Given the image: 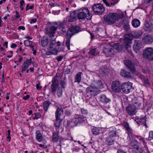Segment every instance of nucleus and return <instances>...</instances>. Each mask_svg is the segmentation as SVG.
Wrapping results in <instances>:
<instances>
[{
  "label": "nucleus",
  "mask_w": 153,
  "mask_h": 153,
  "mask_svg": "<svg viewBox=\"0 0 153 153\" xmlns=\"http://www.w3.org/2000/svg\"><path fill=\"white\" fill-rule=\"evenodd\" d=\"M28 42V41L27 40H25L24 41V44L25 45V46L30 47V45L29 44Z\"/></svg>",
  "instance_id": "60"
},
{
  "label": "nucleus",
  "mask_w": 153,
  "mask_h": 153,
  "mask_svg": "<svg viewBox=\"0 0 153 153\" xmlns=\"http://www.w3.org/2000/svg\"><path fill=\"white\" fill-rule=\"evenodd\" d=\"M57 28V26H55L48 27L46 30L47 34L50 37L53 36Z\"/></svg>",
  "instance_id": "15"
},
{
  "label": "nucleus",
  "mask_w": 153,
  "mask_h": 153,
  "mask_svg": "<svg viewBox=\"0 0 153 153\" xmlns=\"http://www.w3.org/2000/svg\"><path fill=\"white\" fill-rule=\"evenodd\" d=\"M60 46H57L55 50L53 51V52H51L52 53H53L54 55H57V53L58 52H59L61 51H64V47L63 46L61 47H60Z\"/></svg>",
  "instance_id": "33"
},
{
  "label": "nucleus",
  "mask_w": 153,
  "mask_h": 153,
  "mask_svg": "<svg viewBox=\"0 0 153 153\" xmlns=\"http://www.w3.org/2000/svg\"><path fill=\"white\" fill-rule=\"evenodd\" d=\"M128 114L130 116L133 115L136 112V108L134 105H129L126 108Z\"/></svg>",
  "instance_id": "14"
},
{
  "label": "nucleus",
  "mask_w": 153,
  "mask_h": 153,
  "mask_svg": "<svg viewBox=\"0 0 153 153\" xmlns=\"http://www.w3.org/2000/svg\"><path fill=\"white\" fill-rule=\"evenodd\" d=\"M143 57L149 61L153 60V48L151 47L146 48L143 51Z\"/></svg>",
  "instance_id": "5"
},
{
  "label": "nucleus",
  "mask_w": 153,
  "mask_h": 153,
  "mask_svg": "<svg viewBox=\"0 0 153 153\" xmlns=\"http://www.w3.org/2000/svg\"><path fill=\"white\" fill-rule=\"evenodd\" d=\"M91 84L92 85V86H94L99 89L103 87V84L100 80H94Z\"/></svg>",
  "instance_id": "19"
},
{
  "label": "nucleus",
  "mask_w": 153,
  "mask_h": 153,
  "mask_svg": "<svg viewBox=\"0 0 153 153\" xmlns=\"http://www.w3.org/2000/svg\"><path fill=\"white\" fill-rule=\"evenodd\" d=\"M48 38L47 36H44L41 38V45L42 47H45L49 44Z\"/></svg>",
  "instance_id": "25"
},
{
  "label": "nucleus",
  "mask_w": 153,
  "mask_h": 153,
  "mask_svg": "<svg viewBox=\"0 0 153 153\" xmlns=\"http://www.w3.org/2000/svg\"><path fill=\"white\" fill-rule=\"evenodd\" d=\"M141 44V41L138 40H135L134 41V44L133 45V47L134 50L136 53L139 50Z\"/></svg>",
  "instance_id": "21"
},
{
  "label": "nucleus",
  "mask_w": 153,
  "mask_h": 153,
  "mask_svg": "<svg viewBox=\"0 0 153 153\" xmlns=\"http://www.w3.org/2000/svg\"><path fill=\"white\" fill-rule=\"evenodd\" d=\"M127 139L129 140V144L134 151L137 152L140 151V149L143 150L138 145V142L137 140V139H138L144 143L145 141L141 137L136 136L135 137H131L130 138H128V137Z\"/></svg>",
  "instance_id": "3"
},
{
  "label": "nucleus",
  "mask_w": 153,
  "mask_h": 153,
  "mask_svg": "<svg viewBox=\"0 0 153 153\" xmlns=\"http://www.w3.org/2000/svg\"><path fill=\"white\" fill-rule=\"evenodd\" d=\"M100 131L97 128L94 127L91 129V132L94 134L97 135L99 133Z\"/></svg>",
  "instance_id": "44"
},
{
  "label": "nucleus",
  "mask_w": 153,
  "mask_h": 153,
  "mask_svg": "<svg viewBox=\"0 0 153 153\" xmlns=\"http://www.w3.org/2000/svg\"><path fill=\"white\" fill-rule=\"evenodd\" d=\"M54 23L55 24V25H56V26L57 25H59V27H61L62 28L65 27V26H66V25H65L64 22L61 23V22H59L57 23L55 22Z\"/></svg>",
  "instance_id": "47"
},
{
  "label": "nucleus",
  "mask_w": 153,
  "mask_h": 153,
  "mask_svg": "<svg viewBox=\"0 0 153 153\" xmlns=\"http://www.w3.org/2000/svg\"><path fill=\"white\" fill-rule=\"evenodd\" d=\"M152 23L150 21H146L144 25L147 28H149L152 26Z\"/></svg>",
  "instance_id": "48"
},
{
  "label": "nucleus",
  "mask_w": 153,
  "mask_h": 153,
  "mask_svg": "<svg viewBox=\"0 0 153 153\" xmlns=\"http://www.w3.org/2000/svg\"><path fill=\"white\" fill-rule=\"evenodd\" d=\"M81 113L83 114L86 115L88 113L87 110L84 108L81 109Z\"/></svg>",
  "instance_id": "53"
},
{
  "label": "nucleus",
  "mask_w": 153,
  "mask_h": 153,
  "mask_svg": "<svg viewBox=\"0 0 153 153\" xmlns=\"http://www.w3.org/2000/svg\"><path fill=\"white\" fill-rule=\"evenodd\" d=\"M133 37L131 33L125 34V48L128 50V52L131 53L130 52L131 47V44L132 43V41Z\"/></svg>",
  "instance_id": "8"
},
{
  "label": "nucleus",
  "mask_w": 153,
  "mask_h": 153,
  "mask_svg": "<svg viewBox=\"0 0 153 153\" xmlns=\"http://www.w3.org/2000/svg\"><path fill=\"white\" fill-rule=\"evenodd\" d=\"M61 43L59 41H58L57 42L55 39L51 40V39H50V44L49 45V51L46 52V54L48 55H50L53 54V53H51L53 51L55 50L57 47V46H60Z\"/></svg>",
  "instance_id": "7"
},
{
  "label": "nucleus",
  "mask_w": 153,
  "mask_h": 153,
  "mask_svg": "<svg viewBox=\"0 0 153 153\" xmlns=\"http://www.w3.org/2000/svg\"><path fill=\"white\" fill-rule=\"evenodd\" d=\"M82 74L81 72H78L75 76L74 79L75 82H77L79 83L81 80V75Z\"/></svg>",
  "instance_id": "32"
},
{
  "label": "nucleus",
  "mask_w": 153,
  "mask_h": 153,
  "mask_svg": "<svg viewBox=\"0 0 153 153\" xmlns=\"http://www.w3.org/2000/svg\"><path fill=\"white\" fill-rule=\"evenodd\" d=\"M107 71V69H104L103 68H101L99 71L100 75L101 76H103L104 75Z\"/></svg>",
  "instance_id": "46"
},
{
  "label": "nucleus",
  "mask_w": 153,
  "mask_h": 153,
  "mask_svg": "<svg viewBox=\"0 0 153 153\" xmlns=\"http://www.w3.org/2000/svg\"><path fill=\"white\" fill-rule=\"evenodd\" d=\"M35 117L33 118V119L34 120L35 119L37 120L41 117L42 115L39 112H36L34 114Z\"/></svg>",
  "instance_id": "45"
},
{
  "label": "nucleus",
  "mask_w": 153,
  "mask_h": 153,
  "mask_svg": "<svg viewBox=\"0 0 153 153\" xmlns=\"http://www.w3.org/2000/svg\"><path fill=\"white\" fill-rule=\"evenodd\" d=\"M99 51L97 48L91 49L89 52V53L92 56H96L99 53Z\"/></svg>",
  "instance_id": "37"
},
{
  "label": "nucleus",
  "mask_w": 153,
  "mask_h": 153,
  "mask_svg": "<svg viewBox=\"0 0 153 153\" xmlns=\"http://www.w3.org/2000/svg\"><path fill=\"white\" fill-rule=\"evenodd\" d=\"M32 62L31 59L27 60H26L24 61L22 68V72H23L25 71L26 69L28 68L29 66L31 65Z\"/></svg>",
  "instance_id": "22"
},
{
  "label": "nucleus",
  "mask_w": 153,
  "mask_h": 153,
  "mask_svg": "<svg viewBox=\"0 0 153 153\" xmlns=\"http://www.w3.org/2000/svg\"><path fill=\"white\" fill-rule=\"evenodd\" d=\"M63 111L62 108L57 107L56 110L55 112V116L56 119H60V117L63 115Z\"/></svg>",
  "instance_id": "24"
},
{
  "label": "nucleus",
  "mask_w": 153,
  "mask_h": 153,
  "mask_svg": "<svg viewBox=\"0 0 153 153\" xmlns=\"http://www.w3.org/2000/svg\"><path fill=\"white\" fill-rule=\"evenodd\" d=\"M119 24L120 25H122L123 26V27L124 28V19H123L122 21L120 22Z\"/></svg>",
  "instance_id": "61"
},
{
  "label": "nucleus",
  "mask_w": 153,
  "mask_h": 153,
  "mask_svg": "<svg viewBox=\"0 0 153 153\" xmlns=\"http://www.w3.org/2000/svg\"><path fill=\"white\" fill-rule=\"evenodd\" d=\"M100 100V102L103 103L104 104H106L110 102L111 100L108 98L104 94L101 95L99 96Z\"/></svg>",
  "instance_id": "20"
},
{
  "label": "nucleus",
  "mask_w": 153,
  "mask_h": 153,
  "mask_svg": "<svg viewBox=\"0 0 153 153\" xmlns=\"http://www.w3.org/2000/svg\"><path fill=\"white\" fill-rule=\"evenodd\" d=\"M57 74L56 75L53 77V78L52 80L51 81V82L52 83H58L57 82H56L57 80Z\"/></svg>",
  "instance_id": "51"
},
{
  "label": "nucleus",
  "mask_w": 153,
  "mask_h": 153,
  "mask_svg": "<svg viewBox=\"0 0 153 153\" xmlns=\"http://www.w3.org/2000/svg\"><path fill=\"white\" fill-rule=\"evenodd\" d=\"M50 6L51 7H53L55 6H58L59 5L57 3H51L49 4Z\"/></svg>",
  "instance_id": "56"
},
{
  "label": "nucleus",
  "mask_w": 153,
  "mask_h": 153,
  "mask_svg": "<svg viewBox=\"0 0 153 153\" xmlns=\"http://www.w3.org/2000/svg\"><path fill=\"white\" fill-rule=\"evenodd\" d=\"M86 117L81 114H75L71 120V122L75 125H78L85 122Z\"/></svg>",
  "instance_id": "6"
},
{
  "label": "nucleus",
  "mask_w": 153,
  "mask_h": 153,
  "mask_svg": "<svg viewBox=\"0 0 153 153\" xmlns=\"http://www.w3.org/2000/svg\"><path fill=\"white\" fill-rule=\"evenodd\" d=\"M142 77H143L142 78V80L144 82V84L146 85H149V83L147 78L145 77L144 76H142Z\"/></svg>",
  "instance_id": "52"
},
{
  "label": "nucleus",
  "mask_w": 153,
  "mask_h": 153,
  "mask_svg": "<svg viewBox=\"0 0 153 153\" xmlns=\"http://www.w3.org/2000/svg\"><path fill=\"white\" fill-rule=\"evenodd\" d=\"M148 140L151 141L153 139V131H150L149 132V136L148 137Z\"/></svg>",
  "instance_id": "49"
},
{
  "label": "nucleus",
  "mask_w": 153,
  "mask_h": 153,
  "mask_svg": "<svg viewBox=\"0 0 153 153\" xmlns=\"http://www.w3.org/2000/svg\"><path fill=\"white\" fill-rule=\"evenodd\" d=\"M125 128H126V132L128 136V138L131 137L134 138L136 137V135L133 134L132 129L129 127L128 124L126 123H125Z\"/></svg>",
  "instance_id": "18"
},
{
  "label": "nucleus",
  "mask_w": 153,
  "mask_h": 153,
  "mask_svg": "<svg viewBox=\"0 0 153 153\" xmlns=\"http://www.w3.org/2000/svg\"><path fill=\"white\" fill-rule=\"evenodd\" d=\"M76 16L74 13H71L68 17V20L70 22H72L75 21Z\"/></svg>",
  "instance_id": "42"
},
{
  "label": "nucleus",
  "mask_w": 153,
  "mask_h": 153,
  "mask_svg": "<svg viewBox=\"0 0 153 153\" xmlns=\"http://www.w3.org/2000/svg\"><path fill=\"white\" fill-rule=\"evenodd\" d=\"M131 24L134 27L137 28L140 25V22L139 19H134L132 20Z\"/></svg>",
  "instance_id": "30"
},
{
  "label": "nucleus",
  "mask_w": 153,
  "mask_h": 153,
  "mask_svg": "<svg viewBox=\"0 0 153 153\" xmlns=\"http://www.w3.org/2000/svg\"><path fill=\"white\" fill-rule=\"evenodd\" d=\"M131 77V74L129 72L127 71L125 72V77L130 78Z\"/></svg>",
  "instance_id": "55"
},
{
  "label": "nucleus",
  "mask_w": 153,
  "mask_h": 153,
  "mask_svg": "<svg viewBox=\"0 0 153 153\" xmlns=\"http://www.w3.org/2000/svg\"><path fill=\"white\" fill-rule=\"evenodd\" d=\"M65 113V115L67 116H70L71 114L70 111L69 110H66Z\"/></svg>",
  "instance_id": "59"
},
{
  "label": "nucleus",
  "mask_w": 153,
  "mask_h": 153,
  "mask_svg": "<svg viewBox=\"0 0 153 153\" xmlns=\"http://www.w3.org/2000/svg\"><path fill=\"white\" fill-rule=\"evenodd\" d=\"M62 30L64 33L66 32L67 30L66 36V46L68 50H70V42L72 36L76 33H77L80 31V28L79 27L76 26L72 27L68 30L67 28H62Z\"/></svg>",
  "instance_id": "1"
},
{
  "label": "nucleus",
  "mask_w": 153,
  "mask_h": 153,
  "mask_svg": "<svg viewBox=\"0 0 153 153\" xmlns=\"http://www.w3.org/2000/svg\"><path fill=\"white\" fill-rule=\"evenodd\" d=\"M125 65L127 69L131 73H134L136 71L135 63L131 60H125Z\"/></svg>",
  "instance_id": "13"
},
{
  "label": "nucleus",
  "mask_w": 153,
  "mask_h": 153,
  "mask_svg": "<svg viewBox=\"0 0 153 153\" xmlns=\"http://www.w3.org/2000/svg\"><path fill=\"white\" fill-rule=\"evenodd\" d=\"M61 121L60 119H56V121L54 123V126L56 132L59 133V128L60 126Z\"/></svg>",
  "instance_id": "35"
},
{
  "label": "nucleus",
  "mask_w": 153,
  "mask_h": 153,
  "mask_svg": "<svg viewBox=\"0 0 153 153\" xmlns=\"http://www.w3.org/2000/svg\"><path fill=\"white\" fill-rule=\"evenodd\" d=\"M36 21H37V19L36 18L33 19L31 20V21L30 22V24L34 23H35L36 22Z\"/></svg>",
  "instance_id": "62"
},
{
  "label": "nucleus",
  "mask_w": 153,
  "mask_h": 153,
  "mask_svg": "<svg viewBox=\"0 0 153 153\" xmlns=\"http://www.w3.org/2000/svg\"><path fill=\"white\" fill-rule=\"evenodd\" d=\"M86 91L87 93L94 96L97 95L100 93V89L94 86H92L91 84L89 87L86 88Z\"/></svg>",
  "instance_id": "10"
},
{
  "label": "nucleus",
  "mask_w": 153,
  "mask_h": 153,
  "mask_svg": "<svg viewBox=\"0 0 153 153\" xmlns=\"http://www.w3.org/2000/svg\"><path fill=\"white\" fill-rule=\"evenodd\" d=\"M92 11L96 14L100 15L104 13L105 8L101 4H94L92 6Z\"/></svg>",
  "instance_id": "9"
},
{
  "label": "nucleus",
  "mask_w": 153,
  "mask_h": 153,
  "mask_svg": "<svg viewBox=\"0 0 153 153\" xmlns=\"http://www.w3.org/2000/svg\"><path fill=\"white\" fill-rule=\"evenodd\" d=\"M114 140L111 137H108L106 139V142L108 145H111L114 143Z\"/></svg>",
  "instance_id": "40"
},
{
  "label": "nucleus",
  "mask_w": 153,
  "mask_h": 153,
  "mask_svg": "<svg viewBox=\"0 0 153 153\" xmlns=\"http://www.w3.org/2000/svg\"><path fill=\"white\" fill-rule=\"evenodd\" d=\"M30 48L31 50L33 51V54L34 55L36 54V50L34 48V45H30Z\"/></svg>",
  "instance_id": "54"
},
{
  "label": "nucleus",
  "mask_w": 153,
  "mask_h": 153,
  "mask_svg": "<svg viewBox=\"0 0 153 153\" xmlns=\"http://www.w3.org/2000/svg\"><path fill=\"white\" fill-rule=\"evenodd\" d=\"M68 139L70 140V141H73V137H72L69 133L67 134Z\"/></svg>",
  "instance_id": "58"
},
{
  "label": "nucleus",
  "mask_w": 153,
  "mask_h": 153,
  "mask_svg": "<svg viewBox=\"0 0 153 153\" xmlns=\"http://www.w3.org/2000/svg\"><path fill=\"white\" fill-rule=\"evenodd\" d=\"M123 17V12L120 10L117 13H110L107 15H105L104 19L105 22L111 25L114 23L116 20L122 19Z\"/></svg>",
  "instance_id": "2"
},
{
  "label": "nucleus",
  "mask_w": 153,
  "mask_h": 153,
  "mask_svg": "<svg viewBox=\"0 0 153 153\" xmlns=\"http://www.w3.org/2000/svg\"><path fill=\"white\" fill-rule=\"evenodd\" d=\"M111 88L112 91L115 92H120L121 89L124 92L120 82L118 80H115L112 83Z\"/></svg>",
  "instance_id": "11"
},
{
  "label": "nucleus",
  "mask_w": 153,
  "mask_h": 153,
  "mask_svg": "<svg viewBox=\"0 0 153 153\" xmlns=\"http://www.w3.org/2000/svg\"><path fill=\"white\" fill-rule=\"evenodd\" d=\"M132 83L130 82H125V93L128 94L130 92V90L132 88Z\"/></svg>",
  "instance_id": "27"
},
{
  "label": "nucleus",
  "mask_w": 153,
  "mask_h": 153,
  "mask_svg": "<svg viewBox=\"0 0 153 153\" xmlns=\"http://www.w3.org/2000/svg\"><path fill=\"white\" fill-rule=\"evenodd\" d=\"M103 53L106 56H111L115 55V52L112 47L106 46L103 47L102 49Z\"/></svg>",
  "instance_id": "12"
},
{
  "label": "nucleus",
  "mask_w": 153,
  "mask_h": 153,
  "mask_svg": "<svg viewBox=\"0 0 153 153\" xmlns=\"http://www.w3.org/2000/svg\"><path fill=\"white\" fill-rule=\"evenodd\" d=\"M51 103L48 100H46L43 103V109L45 112H47L49 108Z\"/></svg>",
  "instance_id": "29"
},
{
  "label": "nucleus",
  "mask_w": 153,
  "mask_h": 153,
  "mask_svg": "<svg viewBox=\"0 0 153 153\" xmlns=\"http://www.w3.org/2000/svg\"><path fill=\"white\" fill-rule=\"evenodd\" d=\"M36 138L39 142H41L43 137L39 131L37 130L36 132Z\"/></svg>",
  "instance_id": "34"
},
{
  "label": "nucleus",
  "mask_w": 153,
  "mask_h": 153,
  "mask_svg": "<svg viewBox=\"0 0 153 153\" xmlns=\"http://www.w3.org/2000/svg\"><path fill=\"white\" fill-rule=\"evenodd\" d=\"M30 97V96L29 95H27L26 96H24L23 98L24 100H26L28 99Z\"/></svg>",
  "instance_id": "63"
},
{
  "label": "nucleus",
  "mask_w": 153,
  "mask_h": 153,
  "mask_svg": "<svg viewBox=\"0 0 153 153\" xmlns=\"http://www.w3.org/2000/svg\"><path fill=\"white\" fill-rule=\"evenodd\" d=\"M63 57L62 56H58L56 57V59L58 62L62 61L63 59Z\"/></svg>",
  "instance_id": "57"
},
{
  "label": "nucleus",
  "mask_w": 153,
  "mask_h": 153,
  "mask_svg": "<svg viewBox=\"0 0 153 153\" xmlns=\"http://www.w3.org/2000/svg\"><path fill=\"white\" fill-rule=\"evenodd\" d=\"M92 16L88 9L87 8H85L82 10V12L79 13L77 18L79 20H84L85 18L87 19H90Z\"/></svg>",
  "instance_id": "4"
},
{
  "label": "nucleus",
  "mask_w": 153,
  "mask_h": 153,
  "mask_svg": "<svg viewBox=\"0 0 153 153\" xmlns=\"http://www.w3.org/2000/svg\"><path fill=\"white\" fill-rule=\"evenodd\" d=\"M67 80L65 78L62 79L61 80L60 85L61 86L62 88H65L67 85Z\"/></svg>",
  "instance_id": "39"
},
{
  "label": "nucleus",
  "mask_w": 153,
  "mask_h": 153,
  "mask_svg": "<svg viewBox=\"0 0 153 153\" xmlns=\"http://www.w3.org/2000/svg\"><path fill=\"white\" fill-rule=\"evenodd\" d=\"M58 83H52L51 87V91L53 94H55L59 86Z\"/></svg>",
  "instance_id": "36"
},
{
  "label": "nucleus",
  "mask_w": 153,
  "mask_h": 153,
  "mask_svg": "<svg viewBox=\"0 0 153 153\" xmlns=\"http://www.w3.org/2000/svg\"><path fill=\"white\" fill-rule=\"evenodd\" d=\"M120 74L122 76H124V70L122 69L120 72Z\"/></svg>",
  "instance_id": "64"
},
{
  "label": "nucleus",
  "mask_w": 153,
  "mask_h": 153,
  "mask_svg": "<svg viewBox=\"0 0 153 153\" xmlns=\"http://www.w3.org/2000/svg\"><path fill=\"white\" fill-rule=\"evenodd\" d=\"M135 121L138 124L141 125H144L146 128L147 127V125L146 124V117L145 116L143 117L140 118H137L135 119Z\"/></svg>",
  "instance_id": "23"
},
{
  "label": "nucleus",
  "mask_w": 153,
  "mask_h": 153,
  "mask_svg": "<svg viewBox=\"0 0 153 153\" xmlns=\"http://www.w3.org/2000/svg\"><path fill=\"white\" fill-rule=\"evenodd\" d=\"M124 38H122L120 39V41L122 43H123L122 45H120L119 44L116 43L115 44L113 47L114 49H115L117 51L119 52H121L123 49V45L124 43Z\"/></svg>",
  "instance_id": "16"
},
{
  "label": "nucleus",
  "mask_w": 153,
  "mask_h": 153,
  "mask_svg": "<svg viewBox=\"0 0 153 153\" xmlns=\"http://www.w3.org/2000/svg\"><path fill=\"white\" fill-rule=\"evenodd\" d=\"M116 132L115 131L112 130L109 132V137H114L116 136Z\"/></svg>",
  "instance_id": "50"
},
{
  "label": "nucleus",
  "mask_w": 153,
  "mask_h": 153,
  "mask_svg": "<svg viewBox=\"0 0 153 153\" xmlns=\"http://www.w3.org/2000/svg\"><path fill=\"white\" fill-rule=\"evenodd\" d=\"M102 1L107 6L109 7L113 6L117 3V2L115 1H113L110 3H109L106 0H103Z\"/></svg>",
  "instance_id": "38"
},
{
  "label": "nucleus",
  "mask_w": 153,
  "mask_h": 153,
  "mask_svg": "<svg viewBox=\"0 0 153 153\" xmlns=\"http://www.w3.org/2000/svg\"><path fill=\"white\" fill-rule=\"evenodd\" d=\"M130 20L128 19L126 20H125V30H126L128 33L130 32L131 30L130 26L129 25Z\"/></svg>",
  "instance_id": "31"
},
{
  "label": "nucleus",
  "mask_w": 153,
  "mask_h": 153,
  "mask_svg": "<svg viewBox=\"0 0 153 153\" xmlns=\"http://www.w3.org/2000/svg\"><path fill=\"white\" fill-rule=\"evenodd\" d=\"M59 133L58 132H55L53 133L52 137V141L53 142L56 143L58 142L60 139V137L58 135Z\"/></svg>",
  "instance_id": "28"
},
{
  "label": "nucleus",
  "mask_w": 153,
  "mask_h": 153,
  "mask_svg": "<svg viewBox=\"0 0 153 153\" xmlns=\"http://www.w3.org/2000/svg\"><path fill=\"white\" fill-rule=\"evenodd\" d=\"M143 42L146 44H150L153 42V39L152 36L149 34L144 36L142 38Z\"/></svg>",
  "instance_id": "17"
},
{
  "label": "nucleus",
  "mask_w": 153,
  "mask_h": 153,
  "mask_svg": "<svg viewBox=\"0 0 153 153\" xmlns=\"http://www.w3.org/2000/svg\"><path fill=\"white\" fill-rule=\"evenodd\" d=\"M131 35L133 38L138 39L142 36L143 35V33L142 32L139 31H134L131 33Z\"/></svg>",
  "instance_id": "26"
},
{
  "label": "nucleus",
  "mask_w": 153,
  "mask_h": 153,
  "mask_svg": "<svg viewBox=\"0 0 153 153\" xmlns=\"http://www.w3.org/2000/svg\"><path fill=\"white\" fill-rule=\"evenodd\" d=\"M96 31L97 33V35L100 37H102L103 36V35L102 34V32H103V30L102 28L100 27H98L96 29V30H95Z\"/></svg>",
  "instance_id": "43"
},
{
  "label": "nucleus",
  "mask_w": 153,
  "mask_h": 153,
  "mask_svg": "<svg viewBox=\"0 0 153 153\" xmlns=\"http://www.w3.org/2000/svg\"><path fill=\"white\" fill-rule=\"evenodd\" d=\"M56 94L58 97H62L63 93L62 88L59 87L56 90Z\"/></svg>",
  "instance_id": "41"
}]
</instances>
